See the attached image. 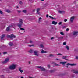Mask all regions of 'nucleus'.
Returning <instances> with one entry per match:
<instances>
[{
	"mask_svg": "<svg viewBox=\"0 0 78 78\" xmlns=\"http://www.w3.org/2000/svg\"><path fill=\"white\" fill-rule=\"evenodd\" d=\"M58 41H59V40H61V39H63V37H58Z\"/></svg>",
	"mask_w": 78,
	"mask_h": 78,
	"instance_id": "obj_17",
	"label": "nucleus"
},
{
	"mask_svg": "<svg viewBox=\"0 0 78 78\" xmlns=\"http://www.w3.org/2000/svg\"><path fill=\"white\" fill-rule=\"evenodd\" d=\"M76 64L75 63H73V64H70V63H67L66 64V66H76Z\"/></svg>",
	"mask_w": 78,
	"mask_h": 78,
	"instance_id": "obj_9",
	"label": "nucleus"
},
{
	"mask_svg": "<svg viewBox=\"0 0 78 78\" xmlns=\"http://www.w3.org/2000/svg\"><path fill=\"white\" fill-rule=\"evenodd\" d=\"M55 66H60V65H59V64H55Z\"/></svg>",
	"mask_w": 78,
	"mask_h": 78,
	"instance_id": "obj_50",
	"label": "nucleus"
},
{
	"mask_svg": "<svg viewBox=\"0 0 78 78\" xmlns=\"http://www.w3.org/2000/svg\"><path fill=\"white\" fill-rule=\"evenodd\" d=\"M19 3H20V5H22L23 4V3H22V1H20Z\"/></svg>",
	"mask_w": 78,
	"mask_h": 78,
	"instance_id": "obj_31",
	"label": "nucleus"
},
{
	"mask_svg": "<svg viewBox=\"0 0 78 78\" xmlns=\"http://www.w3.org/2000/svg\"><path fill=\"white\" fill-rule=\"evenodd\" d=\"M9 27H12V24L11 25H10Z\"/></svg>",
	"mask_w": 78,
	"mask_h": 78,
	"instance_id": "obj_40",
	"label": "nucleus"
},
{
	"mask_svg": "<svg viewBox=\"0 0 78 78\" xmlns=\"http://www.w3.org/2000/svg\"><path fill=\"white\" fill-rule=\"evenodd\" d=\"M67 62H60V64H66V63H67Z\"/></svg>",
	"mask_w": 78,
	"mask_h": 78,
	"instance_id": "obj_12",
	"label": "nucleus"
},
{
	"mask_svg": "<svg viewBox=\"0 0 78 78\" xmlns=\"http://www.w3.org/2000/svg\"><path fill=\"white\" fill-rule=\"evenodd\" d=\"M12 24V27L14 28V27H15V26H16V24Z\"/></svg>",
	"mask_w": 78,
	"mask_h": 78,
	"instance_id": "obj_26",
	"label": "nucleus"
},
{
	"mask_svg": "<svg viewBox=\"0 0 78 78\" xmlns=\"http://www.w3.org/2000/svg\"><path fill=\"white\" fill-rule=\"evenodd\" d=\"M40 46L41 48H44V45L43 44H41Z\"/></svg>",
	"mask_w": 78,
	"mask_h": 78,
	"instance_id": "obj_32",
	"label": "nucleus"
},
{
	"mask_svg": "<svg viewBox=\"0 0 78 78\" xmlns=\"http://www.w3.org/2000/svg\"><path fill=\"white\" fill-rule=\"evenodd\" d=\"M1 54V53L0 52V55Z\"/></svg>",
	"mask_w": 78,
	"mask_h": 78,
	"instance_id": "obj_64",
	"label": "nucleus"
},
{
	"mask_svg": "<svg viewBox=\"0 0 78 78\" xmlns=\"http://www.w3.org/2000/svg\"><path fill=\"white\" fill-rule=\"evenodd\" d=\"M66 28V26H63L62 27V28H63V29H64V28Z\"/></svg>",
	"mask_w": 78,
	"mask_h": 78,
	"instance_id": "obj_45",
	"label": "nucleus"
},
{
	"mask_svg": "<svg viewBox=\"0 0 78 78\" xmlns=\"http://www.w3.org/2000/svg\"><path fill=\"white\" fill-rule=\"evenodd\" d=\"M29 64H31V62L29 61L28 62Z\"/></svg>",
	"mask_w": 78,
	"mask_h": 78,
	"instance_id": "obj_55",
	"label": "nucleus"
},
{
	"mask_svg": "<svg viewBox=\"0 0 78 78\" xmlns=\"http://www.w3.org/2000/svg\"><path fill=\"white\" fill-rule=\"evenodd\" d=\"M78 31H73V32L72 33V34H73V36H76L78 35Z\"/></svg>",
	"mask_w": 78,
	"mask_h": 78,
	"instance_id": "obj_7",
	"label": "nucleus"
},
{
	"mask_svg": "<svg viewBox=\"0 0 78 78\" xmlns=\"http://www.w3.org/2000/svg\"><path fill=\"white\" fill-rule=\"evenodd\" d=\"M66 67H67V68H68V67H69L68 66H66Z\"/></svg>",
	"mask_w": 78,
	"mask_h": 78,
	"instance_id": "obj_57",
	"label": "nucleus"
},
{
	"mask_svg": "<svg viewBox=\"0 0 78 78\" xmlns=\"http://www.w3.org/2000/svg\"><path fill=\"white\" fill-rule=\"evenodd\" d=\"M37 68L38 69H40L41 71H43V72H45V69L43 67L41 66H37Z\"/></svg>",
	"mask_w": 78,
	"mask_h": 78,
	"instance_id": "obj_5",
	"label": "nucleus"
},
{
	"mask_svg": "<svg viewBox=\"0 0 78 78\" xmlns=\"http://www.w3.org/2000/svg\"><path fill=\"white\" fill-rule=\"evenodd\" d=\"M9 30H10V28L9 27H8L6 29V31H9Z\"/></svg>",
	"mask_w": 78,
	"mask_h": 78,
	"instance_id": "obj_19",
	"label": "nucleus"
},
{
	"mask_svg": "<svg viewBox=\"0 0 78 78\" xmlns=\"http://www.w3.org/2000/svg\"><path fill=\"white\" fill-rule=\"evenodd\" d=\"M60 34L61 35H64V33L62 32H60Z\"/></svg>",
	"mask_w": 78,
	"mask_h": 78,
	"instance_id": "obj_30",
	"label": "nucleus"
},
{
	"mask_svg": "<svg viewBox=\"0 0 78 78\" xmlns=\"http://www.w3.org/2000/svg\"><path fill=\"white\" fill-rule=\"evenodd\" d=\"M47 51H44V50L42 49L41 51V53H47Z\"/></svg>",
	"mask_w": 78,
	"mask_h": 78,
	"instance_id": "obj_16",
	"label": "nucleus"
},
{
	"mask_svg": "<svg viewBox=\"0 0 78 78\" xmlns=\"http://www.w3.org/2000/svg\"><path fill=\"white\" fill-rule=\"evenodd\" d=\"M29 78H34L33 77H30Z\"/></svg>",
	"mask_w": 78,
	"mask_h": 78,
	"instance_id": "obj_62",
	"label": "nucleus"
},
{
	"mask_svg": "<svg viewBox=\"0 0 78 78\" xmlns=\"http://www.w3.org/2000/svg\"><path fill=\"white\" fill-rule=\"evenodd\" d=\"M46 17H47V18H48V15H46Z\"/></svg>",
	"mask_w": 78,
	"mask_h": 78,
	"instance_id": "obj_54",
	"label": "nucleus"
},
{
	"mask_svg": "<svg viewBox=\"0 0 78 78\" xmlns=\"http://www.w3.org/2000/svg\"><path fill=\"white\" fill-rule=\"evenodd\" d=\"M9 45H10L11 47H12L13 45V43L11 42H10L9 43Z\"/></svg>",
	"mask_w": 78,
	"mask_h": 78,
	"instance_id": "obj_18",
	"label": "nucleus"
},
{
	"mask_svg": "<svg viewBox=\"0 0 78 78\" xmlns=\"http://www.w3.org/2000/svg\"><path fill=\"white\" fill-rule=\"evenodd\" d=\"M29 52L30 53H33L34 52V51L33 49H31L29 51Z\"/></svg>",
	"mask_w": 78,
	"mask_h": 78,
	"instance_id": "obj_15",
	"label": "nucleus"
},
{
	"mask_svg": "<svg viewBox=\"0 0 78 78\" xmlns=\"http://www.w3.org/2000/svg\"><path fill=\"white\" fill-rule=\"evenodd\" d=\"M19 70L20 72H21V73H22V72H23V70H21V69H19Z\"/></svg>",
	"mask_w": 78,
	"mask_h": 78,
	"instance_id": "obj_37",
	"label": "nucleus"
},
{
	"mask_svg": "<svg viewBox=\"0 0 78 78\" xmlns=\"http://www.w3.org/2000/svg\"><path fill=\"white\" fill-rule=\"evenodd\" d=\"M56 60H57V61H58V60H59V59L58 58H56Z\"/></svg>",
	"mask_w": 78,
	"mask_h": 78,
	"instance_id": "obj_53",
	"label": "nucleus"
},
{
	"mask_svg": "<svg viewBox=\"0 0 78 78\" xmlns=\"http://www.w3.org/2000/svg\"><path fill=\"white\" fill-rule=\"evenodd\" d=\"M49 17L50 18H51V19H54V18H53V17L51 16H49Z\"/></svg>",
	"mask_w": 78,
	"mask_h": 78,
	"instance_id": "obj_43",
	"label": "nucleus"
},
{
	"mask_svg": "<svg viewBox=\"0 0 78 78\" xmlns=\"http://www.w3.org/2000/svg\"><path fill=\"white\" fill-rule=\"evenodd\" d=\"M74 73L75 74H78V71H74Z\"/></svg>",
	"mask_w": 78,
	"mask_h": 78,
	"instance_id": "obj_29",
	"label": "nucleus"
},
{
	"mask_svg": "<svg viewBox=\"0 0 78 78\" xmlns=\"http://www.w3.org/2000/svg\"><path fill=\"white\" fill-rule=\"evenodd\" d=\"M47 66L48 67L49 69H50V65H47Z\"/></svg>",
	"mask_w": 78,
	"mask_h": 78,
	"instance_id": "obj_33",
	"label": "nucleus"
},
{
	"mask_svg": "<svg viewBox=\"0 0 78 78\" xmlns=\"http://www.w3.org/2000/svg\"><path fill=\"white\" fill-rule=\"evenodd\" d=\"M5 36V34H3L1 36V39H3L4 38Z\"/></svg>",
	"mask_w": 78,
	"mask_h": 78,
	"instance_id": "obj_13",
	"label": "nucleus"
},
{
	"mask_svg": "<svg viewBox=\"0 0 78 78\" xmlns=\"http://www.w3.org/2000/svg\"><path fill=\"white\" fill-rule=\"evenodd\" d=\"M29 1H32L33 0H29Z\"/></svg>",
	"mask_w": 78,
	"mask_h": 78,
	"instance_id": "obj_61",
	"label": "nucleus"
},
{
	"mask_svg": "<svg viewBox=\"0 0 78 78\" xmlns=\"http://www.w3.org/2000/svg\"><path fill=\"white\" fill-rule=\"evenodd\" d=\"M3 54L4 55H5L6 54H7V52H4L3 53Z\"/></svg>",
	"mask_w": 78,
	"mask_h": 78,
	"instance_id": "obj_46",
	"label": "nucleus"
},
{
	"mask_svg": "<svg viewBox=\"0 0 78 78\" xmlns=\"http://www.w3.org/2000/svg\"><path fill=\"white\" fill-rule=\"evenodd\" d=\"M54 38V37H52V38H51V40H52V39H53Z\"/></svg>",
	"mask_w": 78,
	"mask_h": 78,
	"instance_id": "obj_52",
	"label": "nucleus"
},
{
	"mask_svg": "<svg viewBox=\"0 0 78 78\" xmlns=\"http://www.w3.org/2000/svg\"><path fill=\"white\" fill-rule=\"evenodd\" d=\"M23 23V20L22 19H20L19 20V23L17 24V26L19 27H22V25Z\"/></svg>",
	"mask_w": 78,
	"mask_h": 78,
	"instance_id": "obj_2",
	"label": "nucleus"
},
{
	"mask_svg": "<svg viewBox=\"0 0 78 78\" xmlns=\"http://www.w3.org/2000/svg\"><path fill=\"white\" fill-rule=\"evenodd\" d=\"M7 37L8 38H9L10 39H12L13 37V38H16V36L13 34H11L10 35H7Z\"/></svg>",
	"mask_w": 78,
	"mask_h": 78,
	"instance_id": "obj_3",
	"label": "nucleus"
},
{
	"mask_svg": "<svg viewBox=\"0 0 78 78\" xmlns=\"http://www.w3.org/2000/svg\"><path fill=\"white\" fill-rule=\"evenodd\" d=\"M68 57L67 56H63L62 57V59H66Z\"/></svg>",
	"mask_w": 78,
	"mask_h": 78,
	"instance_id": "obj_25",
	"label": "nucleus"
},
{
	"mask_svg": "<svg viewBox=\"0 0 78 78\" xmlns=\"http://www.w3.org/2000/svg\"><path fill=\"white\" fill-rule=\"evenodd\" d=\"M64 12V11H58V12L59 13H60V14L61 13H63V12Z\"/></svg>",
	"mask_w": 78,
	"mask_h": 78,
	"instance_id": "obj_22",
	"label": "nucleus"
},
{
	"mask_svg": "<svg viewBox=\"0 0 78 78\" xmlns=\"http://www.w3.org/2000/svg\"><path fill=\"white\" fill-rule=\"evenodd\" d=\"M6 12H8V13H10V12H11V11L8 9H7L6 10Z\"/></svg>",
	"mask_w": 78,
	"mask_h": 78,
	"instance_id": "obj_20",
	"label": "nucleus"
},
{
	"mask_svg": "<svg viewBox=\"0 0 78 78\" xmlns=\"http://www.w3.org/2000/svg\"><path fill=\"white\" fill-rule=\"evenodd\" d=\"M19 69H22V68H19Z\"/></svg>",
	"mask_w": 78,
	"mask_h": 78,
	"instance_id": "obj_58",
	"label": "nucleus"
},
{
	"mask_svg": "<svg viewBox=\"0 0 78 78\" xmlns=\"http://www.w3.org/2000/svg\"><path fill=\"white\" fill-rule=\"evenodd\" d=\"M41 1H44V0H41Z\"/></svg>",
	"mask_w": 78,
	"mask_h": 78,
	"instance_id": "obj_60",
	"label": "nucleus"
},
{
	"mask_svg": "<svg viewBox=\"0 0 78 78\" xmlns=\"http://www.w3.org/2000/svg\"><path fill=\"white\" fill-rule=\"evenodd\" d=\"M18 8H19V7L18 6H17V7Z\"/></svg>",
	"mask_w": 78,
	"mask_h": 78,
	"instance_id": "obj_63",
	"label": "nucleus"
},
{
	"mask_svg": "<svg viewBox=\"0 0 78 78\" xmlns=\"http://www.w3.org/2000/svg\"><path fill=\"white\" fill-rule=\"evenodd\" d=\"M75 18V17L74 16H73L72 17H71L70 18V22H73V20H74V19Z\"/></svg>",
	"mask_w": 78,
	"mask_h": 78,
	"instance_id": "obj_8",
	"label": "nucleus"
},
{
	"mask_svg": "<svg viewBox=\"0 0 78 78\" xmlns=\"http://www.w3.org/2000/svg\"><path fill=\"white\" fill-rule=\"evenodd\" d=\"M40 11V8H38L37 9V12L36 14H40V13L39 12Z\"/></svg>",
	"mask_w": 78,
	"mask_h": 78,
	"instance_id": "obj_10",
	"label": "nucleus"
},
{
	"mask_svg": "<svg viewBox=\"0 0 78 78\" xmlns=\"http://www.w3.org/2000/svg\"><path fill=\"white\" fill-rule=\"evenodd\" d=\"M32 46H34V45H29V47H32Z\"/></svg>",
	"mask_w": 78,
	"mask_h": 78,
	"instance_id": "obj_51",
	"label": "nucleus"
},
{
	"mask_svg": "<svg viewBox=\"0 0 78 78\" xmlns=\"http://www.w3.org/2000/svg\"><path fill=\"white\" fill-rule=\"evenodd\" d=\"M59 25H61L62 24V22H60L58 23Z\"/></svg>",
	"mask_w": 78,
	"mask_h": 78,
	"instance_id": "obj_49",
	"label": "nucleus"
},
{
	"mask_svg": "<svg viewBox=\"0 0 78 78\" xmlns=\"http://www.w3.org/2000/svg\"><path fill=\"white\" fill-rule=\"evenodd\" d=\"M41 20H42V18L41 17L39 18V21H38V23H40V22H41Z\"/></svg>",
	"mask_w": 78,
	"mask_h": 78,
	"instance_id": "obj_24",
	"label": "nucleus"
},
{
	"mask_svg": "<svg viewBox=\"0 0 78 78\" xmlns=\"http://www.w3.org/2000/svg\"><path fill=\"white\" fill-rule=\"evenodd\" d=\"M49 57H51V56H55V55H53V54H51L50 55H49Z\"/></svg>",
	"mask_w": 78,
	"mask_h": 78,
	"instance_id": "obj_23",
	"label": "nucleus"
},
{
	"mask_svg": "<svg viewBox=\"0 0 78 78\" xmlns=\"http://www.w3.org/2000/svg\"><path fill=\"white\" fill-rule=\"evenodd\" d=\"M33 12H34V11H35V9H34L33 11Z\"/></svg>",
	"mask_w": 78,
	"mask_h": 78,
	"instance_id": "obj_56",
	"label": "nucleus"
},
{
	"mask_svg": "<svg viewBox=\"0 0 78 78\" xmlns=\"http://www.w3.org/2000/svg\"><path fill=\"white\" fill-rule=\"evenodd\" d=\"M67 19H65L64 20V22H67Z\"/></svg>",
	"mask_w": 78,
	"mask_h": 78,
	"instance_id": "obj_48",
	"label": "nucleus"
},
{
	"mask_svg": "<svg viewBox=\"0 0 78 78\" xmlns=\"http://www.w3.org/2000/svg\"><path fill=\"white\" fill-rule=\"evenodd\" d=\"M30 44H32V43H33V41H31V40H30Z\"/></svg>",
	"mask_w": 78,
	"mask_h": 78,
	"instance_id": "obj_35",
	"label": "nucleus"
},
{
	"mask_svg": "<svg viewBox=\"0 0 78 78\" xmlns=\"http://www.w3.org/2000/svg\"><path fill=\"white\" fill-rule=\"evenodd\" d=\"M22 12H24V13H27V10H23Z\"/></svg>",
	"mask_w": 78,
	"mask_h": 78,
	"instance_id": "obj_27",
	"label": "nucleus"
},
{
	"mask_svg": "<svg viewBox=\"0 0 78 78\" xmlns=\"http://www.w3.org/2000/svg\"><path fill=\"white\" fill-rule=\"evenodd\" d=\"M72 78H74V77H75V75H74V74H72Z\"/></svg>",
	"mask_w": 78,
	"mask_h": 78,
	"instance_id": "obj_42",
	"label": "nucleus"
},
{
	"mask_svg": "<svg viewBox=\"0 0 78 78\" xmlns=\"http://www.w3.org/2000/svg\"><path fill=\"white\" fill-rule=\"evenodd\" d=\"M66 48L67 49V50H69V46L67 45L66 46Z\"/></svg>",
	"mask_w": 78,
	"mask_h": 78,
	"instance_id": "obj_21",
	"label": "nucleus"
},
{
	"mask_svg": "<svg viewBox=\"0 0 78 78\" xmlns=\"http://www.w3.org/2000/svg\"><path fill=\"white\" fill-rule=\"evenodd\" d=\"M16 65L15 64H12L9 67V69H10V70H14L16 69Z\"/></svg>",
	"mask_w": 78,
	"mask_h": 78,
	"instance_id": "obj_1",
	"label": "nucleus"
},
{
	"mask_svg": "<svg viewBox=\"0 0 78 78\" xmlns=\"http://www.w3.org/2000/svg\"><path fill=\"white\" fill-rule=\"evenodd\" d=\"M63 45H66V42H64L63 43Z\"/></svg>",
	"mask_w": 78,
	"mask_h": 78,
	"instance_id": "obj_38",
	"label": "nucleus"
},
{
	"mask_svg": "<svg viewBox=\"0 0 78 78\" xmlns=\"http://www.w3.org/2000/svg\"><path fill=\"white\" fill-rule=\"evenodd\" d=\"M66 30L67 31H69V29L67 28L66 29Z\"/></svg>",
	"mask_w": 78,
	"mask_h": 78,
	"instance_id": "obj_44",
	"label": "nucleus"
},
{
	"mask_svg": "<svg viewBox=\"0 0 78 78\" xmlns=\"http://www.w3.org/2000/svg\"><path fill=\"white\" fill-rule=\"evenodd\" d=\"M20 27V30H25V29H24V28H21V27Z\"/></svg>",
	"mask_w": 78,
	"mask_h": 78,
	"instance_id": "obj_28",
	"label": "nucleus"
},
{
	"mask_svg": "<svg viewBox=\"0 0 78 78\" xmlns=\"http://www.w3.org/2000/svg\"><path fill=\"white\" fill-rule=\"evenodd\" d=\"M75 59H76L78 60V56H76Z\"/></svg>",
	"mask_w": 78,
	"mask_h": 78,
	"instance_id": "obj_34",
	"label": "nucleus"
},
{
	"mask_svg": "<svg viewBox=\"0 0 78 78\" xmlns=\"http://www.w3.org/2000/svg\"><path fill=\"white\" fill-rule=\"evenodd\" d=\"M34 53L35 56H36L37 57L39 56V54H38L39 53V51H35L34 52Z\"/></svg>",
	"mask_w": 78,
	"mask_h": 78,
	"instance_id": "obj_6",
	"label": "nucleus"
},
{
	"mask_svg": "<svg viewBox=\"0 0 78 78\" xmlns=\"http://www.w3.org/2000/svg\"><path fill=\"white\" fill-rule=\"evenodd\" d=\"M0 13L1 14H3V12L2 11L0 10Z\"/></svg>",
	"mask_w": 78,
	"mask_h": 78,
	"instance_id": "obj_39",
	"label": "nucleus"
},
{
	"mask_svg": "<svg viewBox=\"0 0 78 78\" xmlns=\"http://www.w3.org/2000/svg\"><path fill=\"white\" fill-rule=\"evenodd\" d=\"M9 59L8 58H6L5 61L1 62L2 64H6L9 61Z\"/></svg>",
	"mask_w": 78,
	"mask_h": 78,
	"instance_id": "obj_4",
	"label": "nucleus"
},
{
	"mask_svg": "<svg viewBox=\"0 0 78 78\" xmlns=\"http://www.w3.org/2000/svg\"><path fill=\"white\" fill-rule=\"evenodd\" d=\"M57 55H60V56L62 55V54L61 53L57 54Z\"/></svg>",
	"mask_w": 78,
	"mask_h": 78,
	"instance_id": "obj_36",
	"label": "nucleus"
},
{
	"mask_svg": "<svg viewBox=\"0 0 78 78\" xmlns=\"http://www.w3.org/2000/svg\"><path fill=\"white\" fill-rule=\"evenodd\" d=\"M6 47V46L5 45H3L2 46V47H3L4 48H5Z\"/></svg>",
	"mask_w": 78,
	"mask_h": 78,
	"instance_id": "obj_41",
	"label": "nucleus"
},
{
	"mask_svg": "<svg viewBox=\"0 0 78 78\" xmlns=\"http://www.w3.org/2000/svg\"><path fill=\"white\" fill-rule=\"evenodd\" d=\"M56 71V69L53 70H50L49 71V72L50 73H53V72H55Z\"/></svg>",
	"mask_w": 78,
	"mask_h": 78,
	"instance_id": "obj_14",
	"label": "nucleus"
},
{
	"mask_svg": "<svg viewBox=\"0 0 78 78\" xmlns=\"http://www.w3.org/2000/svg\"><path fill=\"white\" fill-rule=\"evenodd\" d=\"M17 11L18 13H20V12H21V11L19 10H17Z\"/></svg>",
	"mask_w": 78,
	"mask_h": 78,
	"instance_id": "obj_47",
	"label": "nucleus"
},
{
	"mask_svg": "<svg viewBox=\"0 0 78 78\" xmlns=\"http://www.w3.org/2000/svg\"><path fill=\"white\" fill-rule=\"evenodd\" d=\"M52 24H53L54 25H56L57 23H58V22H55V21H53L52 23Z\"/></svg>",
	"mask_w": 78,
	"mask_h": 78,
	"instance_id": "obj_11",
	"label": "nucleus"
},
{
	"mask_svg": "<svg viewBox=\"0 0 78 78\" xmlns=\"http://www.w3.org/2000/svg\"><path fill=\"white\" fill-rule=\"evenodd\" d=\"M66 60H67V61H69V60L67 59H65Z\"/></svg>",
	"mask_w": 78,
	"mask_h": 78,
	"instance_id": "obj_59",
	"label": "nucleus"
}]
</instances>
